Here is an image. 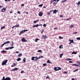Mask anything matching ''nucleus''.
<instances>
[{"label":"nucleus","mask_w":80,"mask_h":80,"mask_svg":"<svg viewBox=\"0 0 80 80\" xmlns=\"http://www.w3.org/2000/svg\"><path fill=\"white\" fill-rule=\"evenodd\" d=\"M12 44L11 45V46H12H12H13V45H14V43H13V42H12Z\"/></svg>","instance_id":"47"},{"label":"nucleus","mask_w":80,"mask_h":80,"mask_svg":"<svg viewBox=\"0 0 80 80\" xmlns=\"http://www.w3.org/2000/svg\"><path fill=\"white\" fill-rule=\"evenodd\" d=\"M78 69H77L75 70L73 72H77V71H78Z\"/></svg>","instance_id":"49"},{"label":"nucleus","mask_w":80,"mask_h":80,"mask_svg":"<svg viewBox=\"0 0 80 80\" xmlns=\"http://www.w3.org/2000/svg\"><path fill=\"white\" fill-rule=\"evenodd\" d=\"M24 72V71H22L21 72V73H23Z\"/></svg>","instance_id":"51"},{"label":"nucleus","mask_w":80,"mask_h":80,"mask_svg":"<svg viewBox=\"0 0 80 80\" xmlns=\"http://www.w3.org/2000/svg\"><path fill=\"white\" fill-rule=\"evenodd\" d=\"M21 41H22V42H27V41H26V39L24 38H22V39Z\"/></svg>","instance_id":"5"},{"label":"nucleus","mask_w":80,"mask_h":80,"mask_svg":"<svg viewBox=\"0 0 80 80\" xmlns=\"http://www.w3.org/2000/svg\"><path fill=\"white\" fill-rule=\"evenodd\" d=\"M46 78L47 79V78H48V79H50V77H49V76H48V77H47Z\"/></svg>","instance_id":"50"},{"label":"nucleus","mask_w":80,"mask_h":80,"mask_svg":"<svg viewBox=\"0 0 80 80\" xmlns=\"http://www.w3.org/2000/svg\"><path fill=\"white\" fill-rule=\"evenodd\" d=\"M68 62H69V63H72L73 62L72 61H70Z\"/></svg>","instance_id":"58"},{"label":"nucleus","mask_w":80,"mask_h":80,"mask_svg":"<svg viewBox=\"0 0 80 80\" xmlns=\"http://www.w3.org/2000/svg\"><path fill=\"white\" fill-rule=\"evenodd\" d=\"M43 66H47V64L46 63L43 64Z\"/></svg>","instance_id":"48"},{"label":"nucleus","mask_w":80,"mask_h":80,"mask_svg":"<svg viewBox=\"0 0 80 80\" xmlns=\"http://www.w3.org/2000/svg\"><path fill=\"white\" fill-rule=\"evenodd\" d=\"M76 39L77 40H80V37L77 38Z\"/></svg>","instance_id":"35"},{"label":"nucleus","mask_w":80,"mask_h":80,"mask_svg":"<svg viewBox=\"0 0 80 80\" xmlns=\"http://www.w3.org/2000/svg\"><path fill=\"white\" fill-rule=\"evenodd\" d=\"M16 53H19V52H18V51H16Z\"/></svg>","instance_id":"55"},{"label":"nucleus","mask_w":80,"mask_h":80,"mask_svg":"<svg viewBox=\"0 0 80 80\" xmlns=\"http://www.w3.org/2000/svg\"><path fill=\"white\" fill-rule=\"evenodd\" d=\"M9 48H5V50H9Z\"/></svg>","instance_id":"53"},{"label":"nucleus","mask_w":80,"mask_h":80,"mask_svg":"<svg viewBox=\"0 0 80 80\" xmlns=\"http://www.w3.org/2000/svg\"><path fill=\"white\" fill-rule=\"evenodd\" d=\"M14 48V47L13 46L11 47H9V48H10V50H11V49H12V48Z\"/></svg>","instance_id":"34"},{"label":"nucleus","mask_w":80,"mask_h":80,"mask_svg":"<svg viewBox=\"0 0 80 80\" xmlns=\"http://www.w3.org/2000/svg\"><path fill=\"white\" fill-rule=\"evenodd\" d=\"M57 28H54V30H56V29H57Z\"/></svg>","instance_id":"63"},{"label":"nucleus","mask_w":80,"mask_h":80,"mask_svg":"<svg viewBox=\"0 0 80 80\" xmlns=\"http://www.w3.org/2000/svg\"><path fill=\"white\" fill-rule=\"evenodd\" d=\"M17 13H18L20 14V11H18Z\"/></svg>","instance_id":"57"},{"label":"nucleus","mask_w":80,"mask_h":80,"mask_svg":"<svg viewBox=\"0 0 80 80\" xmlns=\"http://www.w3.org/2000/svg\"><path fill=\"white\" fill-rule=\"evenodd\" d=\"M18 56L20 57V56H22V54H20L19 55H18Z\"/></svg>","instance_id":"33"},{"label":"nucleus","mask_w":80,"mask_h":80,"mask_svg":"<svg viewBox=\"0 0 80 80\" xmlns=\"http://www.w3.org/2000/svg\"><path fill=\"white\" fill-rule=\"evenodd\" d=\"M2 80H11V78L9 77H7L5 78V77H3Z\"/></svg>","instance_id":"1"},{"label":"nucleus","mask_w":80,"mask_h":80,"mask_svg":"<svg viewBox=\"0 0 80 80\" xmlns=\"http://www.w3.org/2000/svg\"><path fill=\"white\" fill-rule=\"evenodd\" d=\"M38 40H40V39H38V38H36L35 39V42H37L38 41Z\"/></svg>","instance_id":"21"},{"label":"nucleus","mask_w":80,"mask_h":80,"mask_svg":"<svg viewBox=\"0 0 80 80\" xmlns=\"http://www.w3.org/2000/svg\"><path fill=\"white\" fill-rule=\"evenodd\" d=\"M58 69H56V71H58V70H61L62 69V68H61L60 67H58Z\"/></svg>","instance_id":"16"},{"label":"nucleus","mask_w":80,"mask_h":80,"mask_svg":"<svg viewBox=\"0 0 80 80\" xmlns=\"http://www.w3.org/2000/svg\"><path fill=\"white\" fill-rule=\"evenodd\" d=\"M6 10V9H5V8H3L1 10V12H5V11Z\"/></svg>","instance_id":"10"},{"label":"nucleus","mask_w":80,"mask_h":80,"mask_svg":"<svg viewBox=\"0 0 80 80\" xmlns=\"http://www.w3.org/2000/svg\"><path fill=\"white\" fill-rule=\"evenodd\" d=\"M57 0L58 1V2H59V1H60V0H52L51 1V3H52L53 2H56Z\"/></svg>","instance_id":"9"},{"label":"nucleus","mask_w":80,"mask_h":80,"mask_svg":"<svg viewBox=\"0 0 80 80\" xmlns=\"http://www.w3.org/2000/svg\"><path fill=\"white\" fill-rule=\"evenodd\" d=\"M76 4L78 6H79L80 5V1L78 2V3H76Z\"/></svg>","instance_id":"26"},{"label":"nucleus","mask_w":80,"mask_h":80,"mask_svg":"<svg viewBox=\"0 0 80 80\" xmlns=\"http://www.w3.org/2000/svg\"><path fill=\"white\" fill-rule=\"evenodd\" d=\"M77 64H78V65H80V62H79L78 61H77L76 62Z\"/></svg>","instance_id":"37"},{"label":"nucleus","mask_w":80,"mask_h":80,"mask_svg":"<svg viewBox=\"0 0 80 80\" xmlns=\"http://www.w3.org/2000/svg\"><path fill=\"white\" fill-rule=\"evenodd\" d=\"M69 41H71L70 42L71 43H75L73 42V40H69Z\"/></svg>","instance_id":"27"},{"label":"nucleus","mask_w":80,"mask_h":80,"mask_svg":"<svg viewBox=\"0 0 80 80\" xmlns=\"http://www.w3.org/2000/svg\"><path fill=\"white\" fill-rule=\"evenodd\" d=\"M57 12H58V10L55 9L53 11V14H54V13L56 14V13H57Z\"/></svg>","instance_id":"7"},{"label":"nucleus","mask_w":80,"mask_h":80,"mask_svg":"<svg viewBox=\"0 0 80 80\" xmlns=\"http://www.w3.org/2000/svg\"><path fill=\"white\" fill-rule=\"evenodd\" d=\"M46 26H47V24H44L43 25V27H46Z\"/></svg>","instance_id":"40"},{"label":"nucleus","mask_w":80,"mask_h":80,"mask_svg":"<svg viewBox=\"0 0 80 80\" xmlns=\"http://www.w3.org/2000/svg\"><path fill=\"white\" fill-rule=\"evenodd\" d=\"M6 43H10V41H7L6 42Z\"/></svg>","instance_id":"52"},{"label":"nucleus","mask_w":80,"mask_h":80,"mask_svg":"<svg viewBox=\"0 0 80 80\" xmlns=\"http://www.w3.org/2000/svg\"><path fill=\"white\" fill-rule=\"evenodd\" d=\"M59 39H63V37L61 36H59Z\"/></svg>","instance_id":"39"},{"label":"nucleus","mask_w":80,"mask_h":80,"mask_svg":"<svg viewBox=\"0 0 80 80\" xmlns=\"http://www.w3.org/2000/svg\"><path fill=\"white\" fill-rule=\"evenodd\" d=\"M7 62H8V60L7 59L3 61L2 63V65H6V63H7Z\"/></svg>","instance_id":"3"},{"label":"nucleus","mask_w":80,"mask_h":80,"mask_svg":"<svg viewBox=\"0 0 80 80\" xmlns=\"http://www.w3.org/2000/svg\"><path fill=\"white\" fill-rule=\"evenodd\" d=\"M5 26H3V27L1 28V30H2V29H3V28H5Z\"/></svg>","instance_id":"31"},{"label":"nucleus","mask_w":80,"mask_h":80,"mask_svg":"<svg viewBox=\"0 0 80 80\" xmlns=\"http://www.w3.org/2000/svg\"><path fill=\"white\" fill-rule=\"evenodd\" d=\"M6 52H7V51L5 50H2L1 52V53H6Z\"/></svg>","instance_id":"14"},{"label":"nucleus","mask_w":80,"mask_h":80,"mask_svg":"<svg viewBox=\"0 0 80 80\" xmlns=\"http://www.w3.org/2000/svg\"><path fill=\"white\" fill-rule=\"evenodd\" d=\"M16 65H17V64H16L15 63H13V65H12L11 66V67H14V66H15Z\"/></svg>","instance_id":"24"},{"label":"nucleus","mask_w":80,"mask_h":80,"mask_svg":"<svg viewBox=\"0 0 80 80\" xmlns=\"http://www.w3.org/2000/svg\"><path fill=\"white\" fill-rule=\"evenodd\" d=\"M77 52H73L72 53V54H77Z\"/></svg>","instance_id":"28"},{"label":"nucleus","mask_w":80,"mask_h":80,"mask_svg":"<svg viewBox=\"0 0 80 80\" xmlns=\"http://www.w3.org/2000/svg\"><path fill=\"white\" fill-rule=\"evenodd\" d=\"M43 30H42V32H41V33H42L43 32Z\"/></svg>","instance_id":"61"},{"label":"nucleus","mask_w":80,"mask_h":80,"mask_svg":"<svg viewBox=\"0 0 80 80\" xmlns=\"http://www.w3.org/2000/svg\"><path fill=\"white\" fill-rule=\"evenodd\" d=\"M77 67H80V65L77 64Z\"/></svg>","instance_id":"62"},{"label":"nucleus","mask_w":80,"mask_h":80,"mask_svg":"<svg viewBox=\"0 0 80 80\" xmlns=\"http://www.w3.org/2000/svg\"><path fill=\"white\" fill-rule=\"evenodd\" d=\"M72 65V66H75L76 67H77V64H73Z\"/></svg>","instance_id":"46"},{"label":"nucleus","mask_w":80,"mask_h":80,"mask_svg":"<svg viewBox=\"0 0 80 80\" xmlns=\"http://www.w3.org/2000/svg\"><path fill=\"white\" fill-rule=\"evenodd\" d=\"M47 63H52V62L50 61V60H48L47 61Z\"/></svg>","instance_id":"19"},{"label":"nucleus","mask_w":80,"mask_h":80,"mask_svg":"<svg viewBox=\"0 0 80 80\" xmlns=\"http://www.w3.org/2000/svg\"><path fill=\"white\" fill-rule=\"evenodd\" d=\"M47 14L48 15H50V14H51V13H50V12H48L47 13Z\"/></svg>","instance_id":"38"},{"label":"nucleus","mask_w":80,"mask_h":80,"mask_svg":"<svg viewBox=\"0 0 80 80\" xmlns=\"http://www.w3.org/2000/svg\"><path fill=\"white\" fill-rule=\"evenodd\" d=\"M63 55V54H61L60 55V58H62V56Z\"/></svg>","instance_id":"25"},{"label":"nucleus","mask_w":80,"mask_h":80,"mask_svg":"<svg viewBox=\"0 0 80 80\" xmlns=\"http://www.w3.org/2000/svg\"><path fill=\"white\" fill-rule=\"evenodd\" d=\"M27 31H28V30L27 29L22 30L20 32V33H19V35H21L22 34V33H25V32H27Z\"/></svg>","instance_id":"4"},{"label":"nucleus","mask_w":80,"mask_h":80,"mask_svg":"<svg viewBox=\"0 0 80 80\" xmlns=\"http://www.w3.org/2000/svg\"><path fill=\"white\" fill-rule=\"evenodd\" d=\"M38 15H39V17H42V15H43V13L40 12L39 13Z\"/></svg>","instance_id":"11"},{"label":"nucleus","mask_w":80,"mask_h":80,"mask_svg":"<svg viewBox=\"0 0 80 80\" xmlns=\"http://www.w3.org/2000/svg\"><path fill=\"white\" fill-rule=\"evenodd\" d=\"M67 1V0H64L63 1L62 0L61 3H64V2H66Z\"/></svg>","instance_id":"18"},{"label":"nucleus","mask_w":80,"mask_h":80,"mask_svg":"<svg viewBox=\"0 0 80 80\" xmlns=\"http://www.w3.org/2000/svg\"><path fill=\"white\" fill-rule=\"evenodd\" d=\"M78 32H73V33L74 34H77V33H78Z\"/></svg>","instance_id":"45"},{"label":"nucleus","mask_w":80,"mask_h":80,"mask_svg":"<svg viewBox=\"0 0 80 80\" xmlns=\"http://www.w3.org/2000/svg\"><path fill=\"white\" fill-rule=\"evenodd\" d=\"M26 58H24V59H23V63H25V61H26Z\"/></svg>","instance_id":"29"},{"label":"nucleus","mask_w":80,"mask_h":80,"mask_svg":"<svg viewBox=\"0 0 80 80\" xmlns=\"http://www.w3.org/2000/svg\"><path fill=\"white\" fill-rule=\"evenodd\" d=\"M53 12V10H52L50 11V12H50V13H51V12Z\"/></svg>","instance_id":"59"},{"label":"nucleus","mask_w":80,"mask_h":80,"mask_svg":"<svg viewBox=\"0 0 80 80\" xmlns=\"http://www.w3.org/2000/svg\"><path fill=\"white\" fill-rule=\"evenodd\" d=\"M71 19H72V18H67V20H71Z\"/></svg>","instance_id":"44"},{"label":"nucleus","mask_w":80,"mask_h":80,"mask_svg":"<svg viewBox=\"0 0 80 80\" xmlns=\"http://www.w3.org/2000/svg\"><path fill=\"white\" fill-rule=\"evenodd\" d=\"M19 25H18L16 26H13V27H12V29H13V28H14V27H19Z\"/></svg>","instance_id":"13"},{"label":"nucleus","mask_w":80,"mask_h":80,"mask_svg":"<svg viewBox=\"0 0 80 80\" xmlns=\"http://www.w3.org/2000/svg\"><path fill=\"white\" fill-rule=\"evenodd\" d=\"M5 2H10L11 0H4Z\"/></svg>","instance_id":"43"},{"label":"nucleus","mask_w":80,"mask_h":80,"mask_svg":"<svg viewBox=\"0 0 80 80\" xmlns=\"http://www.w3.org/2000/svg\"><path fill=\"white\" fill-rule=\"evenodd\" d=\"M74 26H73V25H71L70 26H69V28H73Z\"/></svg>","instance_id":"20"},{"label":"nucleus","mask_w":80,"mask_h":80,"mask_svg":"<svg viewBox=\"0 0 80 80\" xmlns=\"http://www.w3.org/2000/svg\"><path fill=\"white\" fill-rule=\"evenodd\" d=\"M43 56H41V57H40V58H43Z\"/></svg>","instance_id":"64"},{"label":"nucleus","mask_w":80,"mask_h":80,"mask_svg":"<svg viewBox=\"0 0 80 80\" xmlns=\"http://www.w3.org/2000/svg\"><path fill=\"white\" fill-rule=\"evenodd\" d=\"M38 26H42V24L38 25Z\"/></svg>","instance_id":"60"},{"label":"nucleus","mask_w":80,"mask_h":80,"mask_svg":"<svg viewBox=\"0 0 80 80\" xmlns=\"http://www.w3.org/2000/svg\"><path fill=\"white\" fill-rule=\"evenodd\" d=\"M33 27H38V24H37V25H34V26H33Z\"/></svg>","instance_id":"17"},{"label":"nucleus","mask_w":80,"mask_h":80,"mask_svg":"<svg viewBox=\"0 0 80 80\" xmlns=\"http://www.w3.org/2000/svg\"><path fill=\"white\" fill-rule=\"evenodd\" d=\"M56 1H57V2H54L53 3V5H57V3H58V1L57 0H56Z\"/></svg>","instance_id":"12"},{"label":"nucleus","mask_w":80,"mask_h":80,"mask_svg":"<svg viewBox=\"0 0 80 80\" xmlns=\"http://www.w3.org/2000/svg\"><path fill=\"white\" fill-rule=\"evenodd\" d=\"M62 45H60L59 46V48H60V49H61V48H62Z\"/></svg>","instance_id":"36"},{"label":"nucleus","mask_w":80,"mask_h":80,"mask_svg":"<svg viewBox=\"0 0 80 80\" xmlns=\"http://www.w3.org/2000/svg\"><path fill=\"white\" fill-rule=\"evenodd\" d=\"M18 70V68H15L14 69L11 70V71H16V70Z\"/></svg>","instance_id":"8"},{"label":"nucleus","mask_w":80,"mask_h":80,"mask_svg":"<svg viewBox=\"0 0 80 80\" xmlns=\"http://www.w3.org/2000/svg\"><path fill=\"white\" fill-rule=\"evenodd\" d=\"M42 38H44V39H46V38H48V37H47V36H46V35H43L42 36Z\"/></svg>","instance_id":"6"},{"label":"nucleus","mask_w":80,"mask_h":80,"mask_svg":"<svg viewBox=\"0 0 80 80\" xmlns=\"http://www.w3.org/2000/svg\"><path fill=\"white\" fill-rule=\"evenodd\" d=\"M7 44V42H5L4 43H3L2 45H1L0 46V47H3V46H4V45H5V44Z\"/></svg>","instance_id":"15"},{"label":"nucleus","mask_w":80,"mask_h":80,"mask_svg":"<svg viewBox=\"0 0 80 80\" xmlns=\"http://www.w3.org/2000/svg\"><path fill=\"white\" fill-rule=\"evenodd\" d=\"M25 5V4H22L21 5V7H23Z\"/></svg>","instance_id":"54"},{"label":"nucleus","mask_w":80,"mask_h":80,"mask_svg":"<svg viewBox=\"0 0 80 80\" xmlns=\"http://www.w3.org/2000/svg\"><path fill=\"white\" fill-rule=\"evenodd\" d=\"M38 21H39V20H37L36 21H35L33 22V23H37V22H38Z\"/></svg>","instance_id":"32"},{"label":"nucleus","mask_w":80,"mask_h":80,"mask_svg":"<svg viewBox=\"0 0 80 80\" xmlns=\"http://www.w3.org/2000/svg\"><path fill=\"white\" fill-rule=\"evenodd\" d=\"M54 70H55V71H56V70H58V67H54Z\"/></svg>","instance_id":"30"},{"label":"nucleus","mask_w":80,"mask_h":80,"mask_svg":"<svg viewBox=\"0 0 80 80\" xmlns=\"http://www.w3.org/2000/svg\"><path fill=\"white\" fill-rule=\"evenodd\" d=\"M38 52H39L40 53H41V52H42V51H41V50H38Z\"/></svg>","instance_id":"42"},{"label":"nucleus","mask_w":80,"mask_h":80,"mask_svg":"<svg viewBox=\"0 0 80 80\" xmlns=\"http://www.w3.org/2000/svg\"><path fill=\"white\" fill-rule=\"evenodd\" d=\"M42 6H43V4H41L39 5L38 7H42Z\"/></svg>","instance_id":"41"},{"label":"nucleus","mask_w":80,"mask_h":80,"mask_svg":"<svg viewBox=\"0 0 80 80\" xmlns=\"http://www.w3.org/2000/svg\"><path fill=\"white\" fill-rule=\"evenodd\" d=\"M59 17H63V15H61L59 16Z\"/></svg>","instance_id":"56"},{"label":"nucleus","mask_w":80,"mask_h":80,"mask_svg":"<svg viewBox=\"0 0 80 80\" xmlns=\"http://www.w3.org/2000/svg\"><path fill=\"white\" fill-rule=\"evenodd\" d=\"M40 58V57L39 58H37V57H32L31 58L32 60H36V61H37L38 59H39Z\"/></svg>","instance_id":"2"},{"label":"nucleus","mask_w":80,"mask_h":80,"mask_svg":"<svg viewBox=\"0 0 80 80\" xmlns=\"http://www.w3.org/2000/svg\"><path fill=\"white\" fill-rule=\"evenodd\" d=\"M21 60V58H18V59H17V61L18 62L20 61Z\"/></svg>","instance_id":"22"},{"label":"nucleus","mask_w":80,"mask_h":80,"mask_svg":"<svg viewBox=\"0 0 80 80\" xmlns=\"http://www.w3.org/2000/svg\"><path fill=\"white\" fill-rule=\"evenodd\" d=\"M66 60H68V61L72 60V59L68 58H66Z\"/></svg>","instance_id":"23"}]
</instances>
